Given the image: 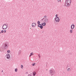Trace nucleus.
I'll list each match as a JSON object with an SVG mask.
<instances>
[{"label": "nucleus", "instance_id": "f257e3e1", "mask_svg": "<svg viewBox=\"0 0 76 76\" xmlns=\"http://www.w3.org/2000/svg\"><path fill=\"white\" fill-rule=\"evenodd\" d=\"M71 0H66V5L67 7H69L70 6Z\"/></svg>", "mask_w": 76, "mask_h": 76}, {"label": "nucleus", "instance_id": "f03ea898", "mask_svg": "<svg viewBox=\"0 0 76 76\" xmlns=\"http://www.w3.org/2000/svg\"><path fill=\"white\" fill-rule=\"evenodd\" d=\"M50 75L51 76H54L55 74V70H51L50 71Z\"/></svg>", "mask_w": 76, "mask_h": 76}, {"label": "nucleus", "instance_id": "7ed1b4c3", "mask_svg": "<svg viewBox=\"0 0 76 76\" xmlns=\"http://www.w3.org/2000/svg\"><path fill=\"white\" fill-rule=\"evenodd\" d=\"M42 20H43L44 22H45L46 23H47V22H48V18H43L42 19Z\"/></svg>", "mask_w": 76, "mask_h": 76}, {"label": "nucleus", "instance_id": "20e7f679", "mask_svg": "<svg viewBox=\"0 0 76 76\" xmlns=\"http://www.w3.org/2000/svg\"><path fill=\"white\" fill-rule=\"evenodd\" d=\"M8 43L7 42L4 44V47L5 49H6L8 47Z\"/></svg>", "mask_w": 76, "mask_h": 76}, {"label": "nucleus", "instance_id": "39448f33", "mask_svg": "<svg viewBox=\"0 0 76 76\" xmlns=\"http://www.w3.org/2000/svg\"><path fill=\"white\" fill-rule=\"evenodd\" d=\"M2 28H3V29H6V28H7V25H6V24H4L3 25L2 27Z\"/></svg>", "mask_w": 76, "mask_h": 76}, {"label": "nucleus", "instance_id": "423d86ee", "mask_svg": "<svg viewBox=\"0 0 76 76\" xmlns=\"http://www.w3.org/2000/svg\"><path fill=\"white\" fill-rule=\"evenodd\" d=\"M6 57L8 59H9V58H10V55L9 54H7L6 55Z\"/></svg>", "mask_w": 76, "mask_h": 76}, {"label": "nucleus", "instance_id": "0eeeda50", "mask_svg": "<svg viewBox=\"0 0 76 76\" xmlns=\"http://www.w3.org/2000/svg\"><path fill=\"white\" fill-rule=\"evenodd\" d=\"M56 18H55V20L56 22H58L60 21V19L58 17V18L56 19Z\"/></svg>", "mask_w": 76, "mask_h": 76}, {"label": "nucleus", "instance_id": "6e6552de", "mask_svg": "<svg viewBox=\"0 0 76 76\" xmlns=\"http://www.w3.org/2000/svg\"><path fill=\"white\" fill-rule=\"evenodd\" d=\"M36 25V24L35 23H33L32 24V27H35Z\"/></svg>", "mask_w": 76, "mask_h": 76}, {"label": "nucleus", "instance_id": "1a4fd4ad", "mask_svg": "<svg viewBox=\"0 0 76 76\" xmlns=\"http://www.w3.org/2000/svg\"><path fill=\"white\" fill-rule=\"evenodd\" d=\"M71 29H74V28H75V25L72 24L71 25Z\"/></svg>", "mask_w": 76, "mask_h": 76}, {"label": "nucleus", "instance_id": "9d476101", "mask_svg": "<svg viewBox=\"0 0 76 76\" xmlns=\"http://www.w3.org/2000/svg\"><path fill=\"white\" fill-rule=\"evenodd\" d=\"M41 24L43 26H45V25H46V23H45V22H44L43 23H42Z\"/></svg>", "mask_w": 76, "mask_h": 76}, {"label": "nucleus", "instance_id": "9b49d317", "mask_svg": "<svg viewBox=\"0 0 76 76\" xmlns=\"http://www.w3.org/2000/svg\"><path fill=\"white\" fill-rule=\"evenodd\" d=\"M58 15H57V14H56V18H56V19H55V20H56V19H57V18H58Z\"/></svg>", "mask_w": 76, "mask_h": 76}, {"label": "nucleus", "instance_id": "f8f14e48", "mask_svg": "<svg viewBox=\"0 0 76 76\" xmlns=\"http://www.w3.org/2000/svg\"><path fill=\"white\" fill-rule=\"evenodd\" d=\"M33 75L34 76H35V75H36V72L34 71V72H33Z\"/></svg>", "mask_w": 76, "mask_h": 76}, {"label": "nucleus", "instance_id": "ddd939ff", "mask_svg": "<svg viewBox=\"0 0 76 76\" xmlns=\"http://www.w3.org/2000/svg\"><path fill=\"white\" fill-rule=\"evenodd\" d=\"M42 25H41V26H40L39 27L41 29H42V28H43V26Z\"/></svg>", "mask_w": 76, "mask_h": 76}, {"label": "nucleus", "instance_id": "4468645a", "mask_svg": "<svg viewBox=\"0 0 76 76\" xmlns=\"http://www.w3.org/2000/svg\"><path fill=\"white\" fill-rule=\"evenodd\" d=\"M20 53H21V51H20V50L19 51L18 53V55H19V54H20Z\"/></svg>", "mask_w": 76, "mask_h": 76}, {"label": "nucleus", "instance_id": "2eb2a0df", "mask_svg": "<svg viewBox=\"0 0 76 76\" xmlns=\"http://www.w3.org/2000/svg\"><path fill=\"white\" fill-rule=\"evenodd\" d=\"M47 15H45L44 16V18H44V19H47Z\"/></svg>", "mask_w": 76, "mask_h": 76}, {"label": "nucleus", "instance_id": "dca6fc26", "mask_svg": "<svg viewBox=\"0 0 76 76\" xmlns=\"http://www.w3.org/2000/svg\"><path fill=\"white\" fill-rule=\"evenodd\" d=\"M37 23L39 25H41V24H40V21H38L37 22Z\"/></svg>", "mask_w": 76, "mask_h": 76}, {"label": "nucleus", "instance_id": "f3484780", "mask_svg": "<svg viewBox=\"0 0 76 76\" xmlns=\"http://www.w3.org/2000/svg\"><path fill=\"white\" fill-rule=\"evenodd\" d=\"M7 52L8 53H10V50H8L7 51Z\"/></svg>", "mask_w": 76, "mask_h": 76}, {"label": "nucleus", "instance_id": "a211bd4d", "mask_svg": "<svg viewBox=\"0 0 76 76\" xmlns=\"http://www.w3.org/2000/svg\"><path fill=\"white\" fill-rule=\"evenodd\" d=\"M15 72H18V69H15Z\"/></svg>", "mask_w": 76, "mask_h": 76}, {"label": "nucleus", "instance_id": "6ab92c4d", "mask_svg": "<svg viewBox=\"0 0 76 76\" xmlns=\"http://www.w3.org/2000/svg\"><path fill=\"white\" fill-rule=\"evenodd\" d=\"M70 33H72V32H73V30H70Z\"/></svg>", "mask_w": 76, "mask_h": 76}, {"label": "nucleus", "instance_id": "aec40b11", "mask_svg": "<svg viewBox=\"0 0 76 76\" xmlns=\"http://www.w3.org/2000/svg\"><path fill=\"white\" fill-rule=\"evenodd\" d=\"M67 70H68V72H69V71H70V70H71V69H70V68H69Z\"/></svg>", "mask_w": 76, "mask_h": 76}, {"label": "nucleus", "instance_id": "412c9836", "mask_svg": "<svg viewBox=\"0 0 76 76\" xmlns=\"http://www.w3.org/2000/svg\"><path fill=\"white\" fill-rule=\"evenodd\" d=\"M23 65H21V69H23Z\"/></svg>", "mask_w": 76, "mask_h": 76}, {"label": "nucleus", "instance_id": "4be33fe9", "mask_svg": "<svg viewBox=\"0 0 76 76\" xmlns=\"http://www.w3.org/2000/svg\"><path fill=\"white\" fill-rule=\"evenodd\" d=\"M41 25H42V24H40V25L38 24V27H40V26H41Z\"/></svg>", "mask_w": 76, "mask_h": 76}, {"label": "nucleus", "instance_id": "5701e85b", "mask_svg": "<svg viewBox=\"0 0 76 76\" xmlns=\"http://www.w3.org/2000/svg\"><path fill=\"white\" fill-rule=\"evenodd\" d=\"M30 55H31V56H32L33 55H34V54H33V53H31Z\"/></svg>", "mask_w": 76, "mask_h": 76}, {"label": "nucleus", "instance_id": "b1692460", "mask_svg": "<svg viewBox=\"0 0 76 76\" xmlns=\"http://www.w3.org/2000/svg\"><path fill=\"white\" fill-rule=\"evenodd\" d=\"M35 63L33 64L32 66H35Z\"/></svg>", "mask_w": 76, "mask_h": 76}, {"label": "nucleus", "instance_id": "393cba45", "mask_svg": "<svg viewBox=\"0 0 76 76\" xmlns=\"http://www.w3.org/2000/svg\"><path fill=\"white\" fill-rule=\"evenodd\" d=\"M38 56L39 58H40V57H41V56H40V55L39 54L38 55Z\"/></svg>", "mask_w": 76, "mask_h": 76}, {"label": "nucleus", "instance_id": "a878e982", "mask_svg": "<svg viewBox=\"0 0 76 76\" xmlns=\"http://www.w3.org/2000/svg\"><path fill=\"white\" fill-rule=\"evenodd\" d=\"M4 33H6V30H4Z\"/></svg>", "mask_w": 76, "mask_h": 76}, {"label": "nucleus", "instance_id": "bb28decb", "mask_svg": "<svg viewBox=\"0 0 76 76\" xmlns=\"http://www.w3.org/2000/svg\"><path fill=\"white\" fill-rule=\"evenodd\" d=\"M4 32V31L3 30H2L1 31V33H3Z\"/></svg>", "mask_w": 76, "mask_h": 76}, {"label": "nucleus", "instance_id": "cd10ccee", "mask_svg": "<svg viewBox=\"0 0 76 76\" xmlns=\"http://www.w3.org/2000/svg\"><path fill=\"white\" fill-rule=\"evenodd\" d=\"M58 2H59V1L61 2V1H60V0H58Z\"/></svg>", "mask_w": 76, "mask_h": 76}, {"label": "nucleus", "instance_id": "c85d7f7f", "mask_svg": "<svg viewBox=\"0 0 76 76\" xmlns=\"http://www.w3.org/2000/svg\"><path fill=\"white\" fill-rule=\"evenodd\" d=\"M1 51H3V50H2L1 49Z\"/></svg>", "mask_w": 76, "mask_h": 76}, {"label": "nucleus", "instance_id": "c756f323", "mask_svg": "<svg viewBox=\"0 0 76 76\" xmlns=\"http://www.w3.org/2000/svg\"><path fill=\"white\" fill-rule=\"evenodd\" d=\"M44 31H42V33H44Z\"/></svg>", "mask_w": 76, "mask_h": 76}, {"label": "nucleus", "instance_id": "7c9ffc66", "mask_svg": "<svg viewBox=\"0 0 76 76\" xmlns=\"http://www.w3.org/2000/svg\"><path fill=\"white\" fill-rule=\"evenodd\" d=\"M31 55H30L29 56V57H31Z\"/></svg>", "mask_w": 76, "mask_h": 76}, {"label": "nucleus", "instance_id": "2f4dec72", "mask_svg": "<svg viewBox=\"0 0 76 76\" xmlns=\"http://www.w3.org/2000/svg\"><path fill=\"white\" fill-rule=\"evenodd\" d=\"M31 55H30L29 56V57H31Z\"/></svg>", "mask_w": 76, "mask_h": 76}, {"label": "nucleus", "instance_id": "473e14b6", "mask_svg": "<svg viewBox=\"0 0 76 76\" xmlns=\"http://www.w3.org/2000/svg\"><path fill=\"white\" fill-rule=\"evenodd\" d=\"M1 72H3V70H2L1 71Z\"/></svg>", "mask_w": 76, "mask_h": 76}, {"label": "nucleus", "instance_id": "72a5a7b5", "mask_svg": "<svg viewBox=\"0 0 76 76\" xmlns=\"http://www.w3.org/2000/svg\"><path fill=\"white\" fill-rule=\"evenodd\" d=\"M1 32H0V34H1Z\"/></svg>", "mask_w": 76, "mask_h": 76}, {"label": "nucleus", "instance_id": "f704fd0d", "mask_svg": "<svg viewBox=\"0 0 76 76\" xmlns=\"http://www.w3.org/2000/svg\"><path fill=\"white\" fill-rule=\"evenodd\" d=\"M46 70H48V69H46Z\"/></svg>", "mask_w": 76, "mask_h": 76}, {"label": "nucleus", "instance_id": "c9c22d12", "mask_svg": "<svg viewBox=\"0 0 76 76\" xmlns=\"http://www.w3.org/2000/svg\"><path fill=\"white\" fill-rule=\"evenodd\" d=\"M27 73H28V72H27Z\"/></svg>", "mask_w": 76, "mask_h": 76}, {"label": "nucleus", "instance_id": "e433bc0d", "mask_svg": "<svg viewBox=\"0 0 76 76\" xmlns=\"http://www.w3.org/2000/svg\"><path fill=\"white\" fill-rule=\"evenodd\" d=\"M27 73H28V72H27Z\"/></svg>", "mask_w": 76, "mask_h": 76}]
</instances>
